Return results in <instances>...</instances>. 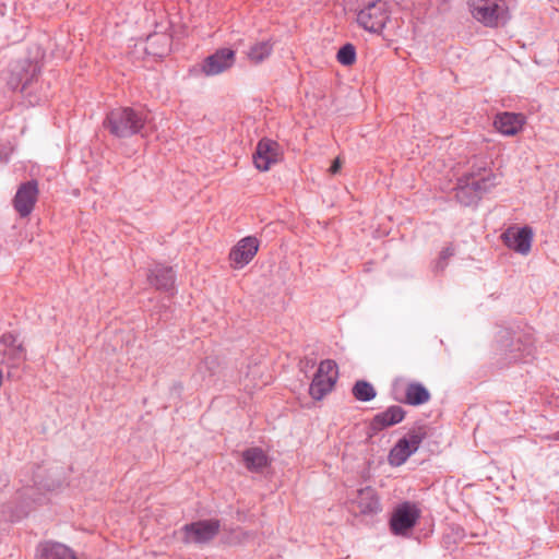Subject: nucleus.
Wrapping results in <instances>:
<instances>
[{
  "mask_svg": "<svg viewBox=\"0 0 559 559\" xmlns=\"http://www.w3.org/2000/svg\"><path fill=\"white\" fill-rule=\"evenodd\" d=\"M148 118L150 114L145 109L118 107L106 115L103 124L116 138H130L142 132Z\"/></svg>",
  "mask_w": 559,
  "mask_h": 559,
  "instance_id": "1",
  "label": "nucleus"
},
{
  "mask_svg": "<svg viewBox=\"0 0 559 559\" xmlns=\"http://www.w3.org/2000/svg\"><path fill=\"white\" fill-rule=\"evenodd\" d=\"M468 5L473 17L487 27H498L508 21V8L502 0H469Z\"/></svg>",
  "mask_w": 559,
  "mask_h": 559,
  "instance_id": "2",
  "label": "nucleus"
},
{
  "mask_svg": "<svg viewBox=\"0 0 559 559\" xmlns=\"http://www.w3.org/2000/svg\"><path fill=\"white\" fill-rule=\"evenodd\" d=\"M389 19V5L382 0L369 2L357 14L358 25L374 34H380L384 29Z\"/></svg>",
  "mask_w": 559,
  "mask_h": 559,
  "instance_id": "3",
  "label": "nucleus"
},
{
  "mask_svg": "<svg viewBox=\"0 0 559 559\" xmlns=\"http://www.w3.org/2000/svg\"><path fill=\"white\" fill-rule=\"evenodd\" d=\"M338 378L337 365L332 359L322 360L310 383L309 394L316 400H322L333 389Z\"/></svg>",
  "mask_w": 559,
  "mask_h": 559,
  "instance_id": "4",
  "label": "nucleus"
},
{
  "mask_svg": "<svg viewBox=\"0 0 559 559\" xmlns=\"http://www.w3.org/2000/svg\"><path fill=\"white\" fill-rule=\"evenodd\" d=\"M421 511L414 502L405 501L400 503L392 512L390 528L394 535L406 536L417 524Z\"/></svg>",
  "mask_w": 559,
  "mask_h": 559,
  "instance_id": "5",
  "label": "nucleus"
},
{
  "mask_svg": "<svg viewBox=\"0 0 559 559\" xmlns=\"http://www.w3.org/2000/svg\"><path fill=\"white\" fill-rule=\"evenodd\" d=\"M221 530V522L216 519L200 520L185 524L181 528L185 544H206L216 537Z\"/></svg>",
  "mask_w": 559,
  "mask_h": 559,
  "instance_id": "6",
  "label": "nucleus"
},
{
  "mask_svg": "<svg viewBox=\"0 0 559 559\" xmlns=\"http://www.w3.org/2000/svg\"><path fill=\"white\" fill-rule=\"evenodd\" d=\"M39 195L37 180H28L17 187L12 205L20 217L25 218L32 214Z\"/></svg>",
  "mask_w": 559,
  "mask_h": 559,
  "instance_id": "7",
  "label": "nucleus"
},
{
  "mask_svg": "<svg viewBox=\"0 0 559 559\" xmlns=\"http://www.w3.org/2000/svg\"><path fill=\"white\" fill-rule=\"evenodd\" d=\"M1 361L10 368L20 367L26 359V350L17 336L7 332L0 336Z\"/></svg>",
  "mask_w": 559,
  "mask_h": 559,
  "instance_id": "8",
  "label": "nucleus"
},
{
  "mask_svg": "<svg viewBox=\"0 0 559 559\" xmlns=\"http://www.w3.org/2000/svg\"><path fill=\"white\" fill-rule=\"evenodd\" d=\"M235 61V50L230 48H219L203 60L201 71L206 76H215L231 69Z\"/></svg>",
  "mask_w": 559,
  "mask_h": 559,
  "instance_id": "9",
  "label": "nucleus"
},
{
  "mask_svg": "<svg viewBox=\"0 0 559 559\" xmlns=\"http://www.w3.org/2000/svg\"><path fill=\"white\" fill-rule=\"evenodd\" d=\"M260 242L253 236L240 239L229 252L230 267L240 270L249 264L259 251Z\"/></svg>",
  "mask_w": 559,
  "mask_h": 559,
  "instance_id": "10",
  "label": "nucleus"
},
{
  "mask_svg": "<svg viewBox=\"0 0 559 559\" xmlns=\"http://www.w3.org/2000/svg\"><path fill=\"white\" fill-rule=\"evenodd\" d=\"M281 150L277 142L270 139L259 141L255 153L253 154V163L259 170L266 171L273 164L281 159Z\"/></svg>",
  "mask_w": 559,
  "mask_h": 559,
  "instance_id": "11",
  "label": "nucleus"
},
{
  "mask_svg": "<svg viewBox=\"0 0 559 559\" xmlns=\"http://www.w3.org/2000/svg\"><path fill=\"white\" fill-rule=\"evenodd\" d=\"M504 245L521 254H527L531 251L533 230L525 227H509L501 236Z\"/></svg>",
  "mask_w": 559,
  "mask_h": 559,
  "instance_id": "12",
  "label": "nucleus"
},
{
  "mask_svg": "<svg viewBox=\"0 0 559 559\" xmlns=\"http://www.w3.org/2000/svg\"><path fill=\"white\" fill-rule=\"evenodd\" d=\"M350 503L353 510L360 515H374L382 510L377 491L369 486L357 490Z\"/></svg>",
  "mask_w": 559,
  "mask_h": 559,
  "instance_id": "13",
  "label": "nucleus"
},
{
  "mask_svg": "<svg viewBox=\"0 0 559 559\" xmlns=\"http://www.w3.org/2000/svg\"><path fill=\"white\" fill-rule=\"evenodd\" d=\"M525 124V117L521 114L500 112L496 116L493 126L503 135L513 136L518 134Z\"/></svg>",
  "mask_w": 559,
  "mask_h": 559,
  "instance_id": "14",
  "label": "nucleus"
},
{
  "mask_svg": "<svg viewBox=\"0 0 559 559\" xmlns=\"http://www.w3.org/2000/svg\"><path fill=\"white\" fill-rule=\"evenodd\" d=\"M147 280L156 289L169 292L174 289L175 273L170 266L156 264L150 269Z\"/></svg>",
  "mask_w": 559,
  "mask_h": 559,
  "instance_id": "15",
  "label": "nucleus"
},
{
  "mask_svg": "<svg viewBox=\"0 0 559 559\" xmlns=\"http://www.w3.org/2000/svg\"><path fill=\"white\" fill-rule=\"evenodd\" d=\"M405 417V412L401 406L393 405L386 408L384 412L377 414L371 423L370 427L373 431H380L384 428L391 427L401 423Z\"/></svg>",
  "mask_w": 559,
  "mask_h": 559,
  "instance_id": "16",
  "label": "nucleus"
},
{
  "mask_svg": "<svg viewBox=\"0 0 559 559\" xmlns=\"http://www.w3.org/2000/svg\"><path fill=\"white\" fill-rule=\"evenodd\" d=\"M242 461L247 469L252 473H261L270 464L266 453L260 448L245 450Z\"/></svg>",
  "mask_w": 559,
  "mask_h": 559,
  "instance_id": "17",
  "label": "nucleus"
},
{
  "mask_svg": "<svg viewBox=\"0 0 559 559\" xmlns=\"http://www.w3.org/2000/svg\"><path fill=\"white\" fill-rule=\"evenodd\" d=\"M430 400L429 391L419 382H409L404 389L403 402L417 406L427 403Z\"/></svg>",
  "mask_w": 559,
  "mask_h": 559,
  "instance_id": "18",
  "label": "nucleus"
},
{
  "mask_svg": "<svg viewBox=\"0 0 559 559\" xmlns=\"http://www.w3.org/2000/svg\"><path fill=\"white\" fill-rule=\"evenodd\" d=\"M40 559H76L74 552L67 546L47 542L40 546Z\"/></svg>",
  "mask_w": 559,
  "mask_h": 559,
  "instance_id": "19",
  "label": "nucleus"
},
{
  "mask_svg": "<svg viewBox=\"0 0 559 559\" xmlns=\"http://www.w3.org/2000/svg\"><path fill=\"white\" fill-rule=\"evenodd\" d=\"M26 67L32 68L33 71L35 70V67L32 66L28 62H21V63H13L10 69V76L8 78V85L11 90H17L21 87V90H25L28 84V79H26Z\"/></svg>",
  "mask_w": 559,
  "mask_h": 559,
  "instance_id": "20",
  "label": "nucleus"
},
{
  "mask_svg": "<svg viewBox=\"0 0 559 559\" xmlns=\"http://www.w3.org/2000/svg\"><path fill=\"white\" fill-rule=\"evenodd\" d=\"M273 47L274 44L271 40L257 41L247 50V58L251 63L259 64L271 56Z\"/></svg>",
  "mask_w": 559,
  "mask_h": 559,
  "instance_id": "21",
  "label": "nucleus"
},
{
  "mask_svg": "<svg viewBox=\"0 0 559 559\" xmlns=\"http://www.w3.org/2000/svg\"><path fill=\"white\" fill-rule=\"evenodd\" d=\"M455 197L459 202L464 205L474 204L479 199L478 195L474 194V185H472L471 176L466 177L464 180H460Z\"/></svg>",
  "mask_w": 559,
  "mask_h": 559,
  "instance_id": "22",
  "label": "nucleus"
},
{
  "mask_svg": "<svg viewBox=\"0 0 559 559\" xmlns=\"http://www.w3.org/2000/svg\"><path fill=\"white\" fill-rule=\"evenodd\" d=\"M471 178L472 185H474V194L480 198L485 192L497 185L498 176L493 173H488L479 178L472 175Z\"/></svg>",
  "mask_w": 559,
  "mask_h": 559,
  "instance_id": "23",
  "label": "nucleus"
},
{
  "mask_svg": "<svg viewBox=\"0 0 559 559\" xmlns=\"http://www.w3.org/2000/svg\"><path fill=\"white\" fill-rule=\"evenodd\" d=\"M412 454L413 452L408 449L407 442L400 439L390 451L389 462L393 466H401Z\"/></svg>",
  "mask_w": 559,
  "mask_h": 559,
  "instance_id": "24",
  "label": "nucleus"
},
{
  "mask_svg": "<svg viewBox=\"0 0 559 559\" xmlns=\"http://www.w3.org/2000/svg\"><path fill=\"white\" fill-rule=\"evenodd\" d=\"M352 392L356 400L362 402L371 401L376 396L374 388L365 380L357 381L354 384Z\"/></svg>",
  "mask_w": 559,
  "mask_h": 559,
  "instance_id": "25",
  "label": "nucleus"
},
{
  "mask_svg": "<svg viewBox=\"0 0 559 559\" xmlns=\"http://www.w3.org/2000/svg\"><path fill=\"white\" fill-rule=\"evenodd\" d=\"M426 437V431L424 428L418 427L409 430L407 435L402 438V441H406L408 449L412 450V452H416L419 448L420 443Z\"/></svg>",
  "mask_w": 559,
  "mask_h": 559,
  "instance_id": "26",
  "label": "nucleus"
},
{
  "mask_svg": "<svg viewBox=\"0 0 559 559\" xmlns=\"http://www.w3.org/2000/svg\"><path fill=\"white\" fill-rule=\"evenodd\" d=\"M337 61L343 66H352L356 61V49L352 44H346L337 52Z\"/></svg>",
  "mask_w": 559,
  "mask_h": 559,
  "instance_id": "27",
  "label": "nucleus"
},
{
  "mask_svg": "<svg viewBox=\"0 0 559 559\" xmlns=\"http://www.w3.org/2000/svg\"><path fill=\"white\" fill-rule=\"evenodd\" d=\"M453 255V248L447 247L440 252L439 260L436 263V269L442 271L447 265V260Z\"/></svg>",
  "mask_w": 559,
  "mask_h": 559,
  "instance_id": "28",
  "label": "nucleus"
},
{
  "mask_svg": "<svg viewBox=\"0 0 559 559\" xmlns=\"http://www.w3.org/2000/svg\"><path fill=\"white\" fill-rule=\"evenodd\" d=\"M147 41H148L150 47L155 43H163L167 46L169 44V38L164 34H159V35L156 34V35H151L147 38Z\"/></svg>",
  "mask_w": 559,
  "mask_h": 559,
  "instance_id": "29",
  "label": "nucleus"
},
{
  "mask_svg": "<svg viewBox=\"0 0 559 559\" xmlns=\"http://www.w3.org/2000/svg\"><path fill=\"white\" fill-rule=\"evenodd\" d=\"M341 166H342L341 159L338 157L335 158L334 162L332 163L330 169H329L330 174H332V175L337 174L338 170L341 169Z\"/></svg>",
  "mask_w": 559,
  "mask_h": 559,
  "instance_id": "30",
  "label": "nucleus"
},
{
  "mask_svg": "<svg viewBox=\"0 0 559 559\" xmlns=\"http://www.w3.org/2000/svg\"><path fill=\"white\" fill-rule=\"evenodd\" d=\"M166 51H167V49H163L160 51H153V53L157 55V56H163Z\"/></svg>",
  "mask_w": 559,
  "mask_h": 559,
  "instance_id": "31",
  "label": "nucleus"
},
{
  "mask_svg": "<svg viewBox=\"0 0 559 559\" xmlns=\"http://www.w3.org/2000/svg\"><path fill=\"white\" fill-rule=\"evenodd\" d=\"M515 359L516 360H522V361H527L526 356H523V357H518L516 356Z\"/></svg>",
  "mask_w": 559,
  "mask_h": 559,
  "instance_id": "32",
  "label": "nucleus"
},
{
  "mask_svg": "<svg viewBox=\"0 0 559 559\" xmlns=\"http://www.w3.org/2000/svg\"><path fill=\"white\" fill-rule=\"evenodd\" d=\"M526 356H532V349L531 348H526Z\"/></svg>",
  "mask_w": 559,
  "mask_h": 559,
  "instance_id": "33",
  "label": "nucleus"
},
{
  "mask_svg": "<svg viewBox=\"0 0 559 559\" xmlns=\"http://www.w3.org/2000/svg\"><path fill=\"white\" fill-rule=\"evenodd\" d=\"M555 439L559 440V431L555 435Z\"/></svg>",
  "mask_w": 559,
  "mask_h": 559,
  "instance_id": "34",
  "label": "nucleus"
}]
</instances>
